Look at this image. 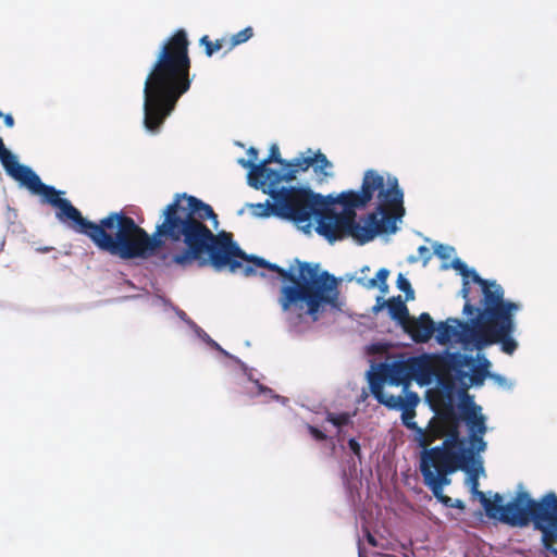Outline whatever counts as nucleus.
Returning <instances> with one entry per match:
<instances>
[{
  "instance_id": "2",
  "label": "nucleus",
  "mask_w": 557,
  "mask_h": 557,
  "mask_svg": "<svg viewBox=\"0 0 557 557\" xmlns=\"http://www.w3.org/2000/svg\"><path fill=\"white\" fill-rule=\"evenodd\" d=\"M294 262L297 267L290 264L288 269H284L263 257L248 255L240 248V251L232 255L226 269L232 273L243 269L246 276L267 277L264 271L257 269L277 273V278L282 282L277 301L283 312L292 309L305 310V313L315 322L326 307L334 311H343L346 302L339 292L342 278H337L327 270H322L319 263L301 261L297 258Z\"/></svg>"
},
{
  "instance_id": "3",
  "label": "nucleus",
  "mask_w": 557,
  "mask_h": 557,
  "mask_svg": "<svg viewBox=\"0 0 557 557\" xmlns=\"http://www.w3.org/2000/svg\"><path fill=\"white\" fill-rule=\"evenodd\" d=\"M189 40L184 28L163 40L151 64L143 88V126L146 133L157 135L174 112L178 100L191 86Z\"/></svg>"
},
{
  "instance_id": "36",
  "label": "nucleus",
  "mask_w": 557,
  "mask_h": 557,
  "mask_svg": "<svg viewBox=\"0 0 557 557\" xmlns=\"http://www.w3.org/2000/svg\"><path fill=\"white\" fill-rule=\"evenodd\" d=\"M466 467H468V469L462 470V472H465L467 474L466 483L470 487V492L479 490V485H480L479 479H480V476L485 475L484 466H475V465L470 466L467 463Z\"/></svg>"
},
{
  "instance_id": "32",
  "label": "nucleus",
  "mask_w": 557,
  "mask_h": 557,
  "mask_svg": "<svg viewBox=\"0 0 557 557\" xmlns=\"http://www.w3.org/2000/svg\"><path fill=\"white\" fill-rule=\"evenodd\" d=\"M470 294V285L469 280H462V287L458 292V296L465 299V305L462 308V314L467 318H472L474 315H479L481 310L484 309V304H481V306H474L471 304L469 299Z\"/></svg>"
},
{
  "instance_id": "57",
  "label": "nucleus",
  "mask_w": 557,
  "mask_h": 557,
  "mask_svg": "<svg viewBox=\"0 0 557 557\" xmlns=\"http://www.w3.org/2000/svg\"><path fill=\"white\" fill-rule=\"evenodd\" d=\"M171 311H173L177 318L183 321L189 329L193 326V323H196L194 320H191L187 313L185 311H183L182 309H180L177 306H175L174 304L171 305L170 309Z\"/></svg>"
},
{
  "instance_id": "11",
  "label": "nucleus",
  "mask_w": 557,
  "mask_h": 557,
  "mask_svg": "<svg viewBox=\"0 0 557 557\" xmlns=\"http://www.w3.org/2000/svg\"><path fill=\"white\" fill-rule=\"evenodd\" d=\"M419 355L400 356L391 362H380L376 366L372 364L371 370L376 368L391 386H403L407 389L411 385L413 373L420 370L421 361Z\"/></svg>"
},
{
  "instance_id": "53",
  "label": "nucleus",
  "mask_w": 557,
  "mask_h": 557,
  "mask_svg": "<svg viewBox=\"0 0 557 557\" xmlns=\"http://www.w3.org/2000/svg\"><path fill=\"white\" fill-rule=\"evenodd\" d=\"M341 197H342V193L324 195V200L326 203V212H329L327 214H333L334 211H336L334 209L335 206L341 207V201H342Z\"/></svg>"
},
{
  "instance_id": "23",
  "label": "nucleus",
  "mask_w": 557,
  "mask_h": 557,
  "mask_svg": "<svg viewBox=\"0 0 557 557\" xmlns=\"http://www.w3.org/2000/svg\"><path fill=\"white\" fill-rule=\"evenodd\" d=\"M251 182L253 189L267 194L269 189L274 188L283 182L282 169H273L258 164L256 180H251Z\"/></svg>"
},
{
  "instance_id": "9",
  "label": "nucleus",
  "mask_w": 557,
  "mask_h": 557,
  "mask_svg": "<svg viewBox=\"0 0 557 557\" xmlns=\"http://www.w3.org/2000/svg\"><path fill=\"white\" fill-rule=\"evenodd\" d=\"M493 503L498 506L494 517L495 521L513 529H525L532 525L534 499L518 496L504 503L503 495L494 493Z\"/></svg>"
},
{
  "instance_id": "22",
  "label": "nucleus",
  "mask_w": 557,
  "mask_h": 557,
  "mask_svg": "<svg viewBox=\"0 0 557 557\" xmlns=\"http://www.w3.org/2000/svg\"><path fill=\"white\" fill-rule=\"evenodd\" d=\"M308 184L300 185H277L272 189H269L267 195L273 200V205L278 208L282 214L289 212V207L292 206V195L294 193H299L304 196V188H307Z\"/></svg>"
},
{
  "instance_id": "18",
  "label": "nucleus",
  "mask_w": 557,
  "mask_h": 557,
  "mask_svg": "<svg viewBox=\"0 0 557 557\" xmlns=\"http://www.w3.org/2000/svg\"><path fill=\"white\" fill-rule=\"evenodd\" d=\"M420 357V370L413 373L411 383L414 381L419 386L435 385V388L442 393L445 397L447 405L451 404L450 392L453 391V384L445 382L440 375H437L429 363V354H421Z\"/></svg>"
},
{
  "instance_id": "29",
  "label": "nucleus",
  "mask_w": 557,
  "mask_h": 557,
  "mask_svg": "<svg viewBox=\"0 0 557 557\" xmlns=\"http://www.w3.org/2000/svg\"><path fill=\"white\" fill-rule=\"evenodd\" d=\"M246 207L251 210V214L257 219H269L271 216L280 219L282 214L270 197L264 202L246 203Z\"/></svg>"
},
{
  "instance_id": "8",
  "label": "nucleus",
  "mask_w": 557,
  "mask_h": 557,
  "mask_svg": "<svg viewBox=\"0 0 557 557\" xmlns=\"http://www.w3.org/2000/svg\"><path fill=\"white\" fill-rule=\"evenodd\" d=\"M448 269H454L462 280H469V283L472 282L481 287L482 299L480 304H484L486 312L493 311L496 307L520 304L505 298V290L500 284L495 280L483 278L474 268L469 267L459 257H455L449 263L443 262L441 264V270Z\"/></svg>"
},
{
  "instance_id": "45",
  "label": "nucleus",
  "mask_w": 557,
  "mask_h": 557,
  "mask_svg": "<svg viewBox=\"0 0 557 557\" xmlns=\"http://www.w3.org/2000/svg\"><path fill=\"white\" fill-rule=\"evenodd\" d=\"M362 181L372 187V190H377L383 187L384 177L375 170L369 169L364 172Z\"/></svg>"
},
{
  "instance_id": "21",
  "label": "nucleus",
  "mask_w": 557,
  "mask_h": 557,
  "mask_svg": "<svg viewBox=\"0 0 557 557\" xmlns=\"http://www.w3.org/2000/svg\"><path fill=\"white\" fill-rule=\"evenodd\" d=\"M419 470L424 485L432 492L434 497L442 496L444 488L451 484L450 476L454 473H450V469L448 468L444 469V472L438 471L436 466L420 468Z\"/></svg>"
},
{
  "instance_id": "44",
  "label": "nucleus",
  "mask_w": 557,
  "mask_h": 557,
  "mask_svg": "<svg viewBox=\"0 0 557 557\" xmlns=\"http://www.w3.org/2000/svg\"><path fill=\"white\" fill-rule=\"evenodd\" d=\"M224 39H216L214 42L210 40L209 36L203 35L199 39V45L205 47V53L208 58H211L215 52L223 48Z\"/></svg>"
},
{
  "instance_id": "35",
  "label": "nucleus",
  "mask_w": 557,
  "mask_h": 557,
  "mask_svg": "<svg viewBox=\"0 0 557 557\" xmlns=\"http://www.w3.org/2000/svg\"><path fill=\"white\" fill-rule=\"evenodd\" d=\"M414 411L410 414L408 412H401L400 419L404 426L414 432V442L418 446H421L424 443V430L414 421Z\"/></svg>"
},
{
  "instance_id": "7",
  "label": "nucleus",
  "mask_w": 557,
  "mask_h": 557,
  "mask_svg": "<svg viewBox=\"0 0 557 557\" xmlns=\"http://www.w3.org/2000/svg\"><path fill=\"white\" fill-rule=\"evenodd\" d=\"M438 358L447 366L454 379H466L469 385L484 386L492 372V362L485 352H462L445 348Z\"/></svg>"
},
{
  "instance_id": "55",
  "label": "nucleus",
  "mask_w": 557,
  "mask_h": 557,
  "mask_svg": "<svg viewBox=\"0 0 557 557\" xmlns=\"http://www.w3.org/2000/svg\"><path fill=\"white\" fill-rule=\"evenodd\" d=\"M356 191L359 194V197L370 203L376 190H372V187L362 181L360 188L356 189Z\"/></svg>"
},
{
  "instance_id": "16",
  "label": "nucleus",
  "mask_w": 557,
  "mask_h": 557,
  "mask_svg": "<svg viewBox=\"0 0 557 557\" xmlns=\"http://www.w3.org/2000/svg\"><path fill=\"white\" fill-rule=\"evenodd\" d=\"M473 325L471 318L460 320L458 318H448L445 321L436 323V331L433 338L440 345L457 343L462 346L465 332Z\"/></svg>"
},
{
  "instance_id": "20",
  "label": "nucleus",
  "mask_w": 557,
  "mask_h": 557,
  "mask_svg": "<svg viewBox=\"0 0 557 557\" xmlns=\"http://www.w3.org/2000/svg\"><path fill=\"white\" fill-rule=\"evenodd\" d=\"M435 331L436 322L430 313L422 312L418 318L411 317L409 319V330L405 333L409 335L413 343L426 344L433 338Z\"/></svg>"
},
{
  "instance_id": "54",
  "label": "nucleus",
  "mask_w": 557,
  "mask_h": 557,
  "mask_svg": "<svg viewBox=\"0 0 557 557\" xmlns=\"http://www.w3.org/2000/svg\"><path fill=\"white\" fill-rule=\"evenodd\" d=\"M347 446L349 450L351 451L352 456L358 459V462L361 463L362 461V451H361V445L358 442L356 437H349L347 441Z\"/></svg>"
},
{
  "instance_id": "39",
  "label": "nucleus",
  "mask_w": 557,
  "mask_h": 557,
  "mask_svg": "<svg viewBox=\"0 0 557 557\" xmlns=\"http://www.w3.org/2000/svg\"><path fill=\"white\" fill-rule=\"evenodd\" d=\"M399 216H391L382 219L379 223L377 231L380 232L379 236L384 235H394L399 231V226L397 225Z\"/></svg>"
},
{
  "instance_id": "60",
  "label": "nucleus",
  "mask_w": 557,
  "mask_h": 557,
  "mask_svg": "<svg viewBox=\"0 0 557 557\" xmlns=\"http://www.w3.org/2000/svg\"><path fill=\"white\" fill-rule=\"evenodd\" d=\"M307 429H308V432L309 434L315 440V441H319V442H323V441H326L327 440V435L321 431L318 426H314V425H311V424H308L307 425Z\"/></svg>"
},
{
  "instance_id": "10",
  "label": "nucleus",
  "mask_w": 557,
  "mask_h": 557,
  "mask_svg": "<svg viewBox=\"0 0 557 557\" xmlns=\"http://www.w3.org/2000/svg\"><path fill=\"white\" fill-rule=\"evenodd\" d=\"M457 386L453 385L450 392L451 404L447 405L453 409L455 399H457L458 420L467 428L478 423L487 422L488 418L483 412L481 405L476 404L475 396L469 393V389H479L482 386L469 385L466 379H454Z\"/></svg>"
},
{
  "instance_id": "64",
  "label": "nucleus",
  "mask_w": 557,
  "mask_h": 557,
  "mask_svg": "<svg viewBox=\"0 0 557 557\" xmlns=\"http://www.w3.org/2000/svg\"><path fill=\"white\" fill-rule=\"evenodd\" d=\"M457 442H460L461 443V437L458 436L457 433H450L448 435H446V437L443 440L442 444L447 448L449 449V447L457 443Z\"/></svg>"
},
{
  "instance_id": "25",
  "label": "nucleus",
  "mask_w": 557,
  "mask_h": 557,
  "mask_svg": "<svg viewBox=\"0 0 557 557\" xmlns=\"http://www.w3.org/2000/svg\"><path fill=\"white\" fill-rule=\"evenodd\" d=\"M421 448L419 455V469L436 466L435 461L455 455V449H447L442 443L433 447H428L426 442L419 446Z\"/></svg>"
},
{
  "instance_id": "49",
  "label": "nucleus",
  "mask_w": 557,
  "mask_h": 557,
  "mask_svg": "<svg viewBox=\"0 0 557 557\" xmlns=\"http://www.w3.org/2000/svg\"><path fill=\"white\" fill-rule=\"evenodd\" d=\"M237 162L244 169L248 170V173H247V184L251 187L252 186L251 180H256V176H257V165H258V162H252L251 159H245V158L238 159Z\"/></svg>"
},
{
  "instance_id": "40",
  "label": "nucleus",
  "mask_w": 557,
  "mask_h": 557,
  "mask_svg": "<svg viewBox=\"0 0 557 557\" xmlns=\"http://www.w3.org/2000/svg\"><path fill=\"white\" fill-rule=\"evenodd\" d=\"M539 532L541 533V544L546 550V546L553 545L552 541L557 542V518Z\"/></svg>"
},
{
  "instance_id": "46",
  "label": "nucleus",
  "mask_w": 557,
  "mask_h": 557,
  "mask_svg": "<svg viewBox=\"0 0 557 557\" xmlns=\"http://www.w3.org/2000/svg\"><path fill=\"white\" fill-rule=\"evenodd\" d=\"M487 379L492 380L499 388L507 392L512 391L516 385L513 380L493 371L490 373V375H487Z\"/></svg>"
},
{
  "instance_id": "27",
  "label": "nucleus",
  "mask_w": 557,
  "mask_h": 557,
  "mask_svg": "<svg viewBox=\"0 0 557 557\" xmlns=\"http://www.w3.org/2000/svg\"><path fill=\"white\" fill-rule=\"evenodd\" d=\"M227 358H230L239 366L243 374L253 385L252 387H244V393L250 398L262 396L263 393H259V386H264L260 382V379L263 377V375L259 373L257 369L249 367L247 363H245L243 360H240L238 357L232 354Z\"/></svg>"
},
{
  "instance_id": "1",
  "label": "nucleus",
  "mask_w": 557,
  "mask_h": 557,
  "mask_svg": "<svg viewBox=\"0 0 557 557\" xmlns=\"http://www.w3.org/2000/svg\"><path fill=\"white\" fill-rule=\"evenodd\" d=\"M84 235L98 248L121 260L156 258V265L175 264L186 269L194 263L211 265L216 271L226 269L234 252L240 247L231 234L216 235L206 223L191 220L174 198L162 210L152 234H149L124 211H111L94 222L83 215L73 203L61 223Z\"/></svg>"
},
{
  "instance_id": "61",
  "label": "nucleus",
  "mask_w": 557,
  "mask_h": 557,
  "mask_svg": "<svg viewBox=\"0 0 557 557\" xmlns=\"http://www.w3.org/2000/svg\"><path fill=\"white\" fill-rule=\"evenodd\" d=\"M396 287L400 290H408L412 287L410 281L407 278V276L403 273H398L396 278Z\"/></svg>"
},
{
  "instance_id": "51",
  "label": "nucleus",
  "mask_w": 557,
  "mask_h": 557,
  "mask_svg": "<svg viewBox=\"0 0 557 557\" xmlns=\"http://www.w3.org/2000/svg\"><path fill=\"white\" fill-rule=\"evenodd\" d=\"M259 393H263L262 396H267V397L280 403L283 406H287L289 403V398L276 394L272 388H270L268 386H259Z\"/></svg>"
},
{
  "instance_id": "12",
  "label": "nucleus",
  "mask_w": 557,
  "mask_h": 557,
  "mask_svg": "<svg viewBox=\"0 0 557 557\" xmlns=\"http://www.w3.org/2000/svg\"><path fill=\"white\" fill-rule=\"evenodd\" d=\"M466 430L467 436L461 437V444L458 445L462 459L470 466H484L482 454L488 447V443L484 437L488 431L487 422L467 426Z\"/></svg>"
},
{
  "instance_id": "48",
  "label": "nucleus",
  "mask_w": 557,
  "mask_h": 557,
  "mask_svg": "<svg viewBox=\"0 0 557 557\" xmlns=\"http://www.w3.org/2000/svg\"><path fill=\"white\" fill-rule=\"evenodd\" d=\"M286 159H283L282 156H281V152H280V149H278V146L273 144L271 147H270V150H269V154L267 158L258 161V164H263L264 166H269V163H284Z\"/></svg>"
},
{
  "instance_id": "47",
  "label": "nucleus",
  "mask_w": 557,
  "mask_h": 557,
  "mask_svg": "<svg viewBox=\"0 0 557 557\" xmlns=\"http://www.w3.org/2000/svg\"><path fill=\"white\" fill-rule=\"evenodd\" d=\"M433 249H434V255L444 261L449 259L451 257V255H454L456 252V249L454 246L441 244L437 242L433 243Z\"/></svg>"
},
{
  "instance_id": "56",
  "label": "nucleus",
  "mask_w": 557,
  "mask_h": 557,
  "mask_svg": "<svg viewBox=\"0 0 557 557\" xmlns=\"http://www.w3.org/2000/svg\"><path fill=\"white\" fill-rule=\"evenodd\" d=\"M283 182L290 183L297 176L298 169H294L293 166H288L285 163L281 164Z\"/></svg>"
},
{
  "instance_id": "31",
  "label": "nucleus",
  "mask_w": 557,
  "mask_h": 557,
  "mask_svg": "<svg viewBox=\"0 0 557 557\" xmlns=\"http://www.w3.org/2000/svg\"><path fill=\"white\" fill-rule=\"evenodd\" d=\"M377 201L385 205L404 203V189H395L393 187L385 186L381 187L376 195Z\"/></svg>"
},
{
  "instance_id": "24",
  "label": "nucleus",
  "mask_w": 557,
  "mask_h": 557,
  "mask_svg": "<svg viewBox=\"0 0 557 557\" xmlns=\"http://www.w3.org/2000/svg\"><path fill=\"white\" fill-rule=\"evenodd\" d=\"M387 313L391 320L396 322L404 332L409 330V319L411 318L409 309L400 295L392 296L388 299Z\"/></svg>"
},
{
  "instance_id": "19",
  "label": "nucleus",
  "mask_w": 557,
  "mask_h": 557,
  "mask_svg": "<svg viewBox=\"0 0 557 557\" xmlns=\"http://www.w3.org/2000/svg\"><path fill=\"white\" fill-rule=\"evenodd\" d=\"M367 381L374 399L389 410L401 411V396H395L384 391L385 380L373 370L367 372Z\"/></svg>"
},
{
  "instance_id": "42",
  "label": "nucleus",
  "mask_w": 557,
  "mask_h": 557,
  "mask_svg": "<svg viewBox=\"0 0 557 557\" xmlns=\"http://www.w3.org/2000/svg\"><path fill=\"white\" fill-rule=\"evenodd\" d=\"M284 163L288 166H293L294 169H298V172H306L312 164L310 161V153L301 152L299 156L285 160Z\"/></svg>"
},
{
  "instance_id": "34",
  "label": "nucleus",
  "mask_w": 557,
  "mask_h": 557,
  "mask_svg": "<svg viewBox=\"0 0 557 557\" xmlns=\"http://www.w3.org/2000/svg\"><path fill=\"white\" fill-rule=\"evenodd\" d=\"M302 190L304 197L309 199V205L307 207H312L314 215L323 214L322 211H326L324 195L315 193L309 185H307V188H304Z\"/></svg>"
},
{
  "instance_id": "4",
  "label": "nucleus",
  "mask_w": 557,
  "mask_h": 557,
  "mask_svg": "<svg viewBox=\"0 0 557 557\" xmlns=\"http://www.w3.org/2000/svg\"><path fill=\"white\" fill-rule=\"evenodd\" d=\"M523 308L522 304L496 307L491 312L481 310L471 318L473 325L465 332L462 352H482L485 348L497 345L503 354L512 356L519 342L516 339V315Z\"/></svg>"
},
{
  "instance_id": "58",
  "label": "nucleus",
  "mask_w": 557,
  "mask_h": 557,
  "mask_svg": "<svg viewBox=\"0 0 557 557\" xmlns=\"http://www.w3.org/2000/svg\"><path fill=\"white\" fill-rule=\"evenodd\" d=\"M348 467H349V473L346 471V469H343V471H342V476H343L344 482H348V480H349L348 476L354 478L357 475V472H358L357 461L354 458L348 460Z\"/></svg>"
},
{
  "instance_id": "33",
  "label": "nucleus",
  "mask_w": 557,
  "mask_h": 557,
  "mask_svg": "<svg viewBox=\"0 0 557 557\" xmlns=\"http://www.w3.org/2000/svg\"><path fill=\"white\" fill-rule=\"evenodd\" d=\"M190 331L194 333V336L207 345L209 348L219 351L225 357L231 356V352L225 350L218 342H215L211 336L197 323H193Z\"/></svg>"
},
{
  "instance_id": "26",
  "label": "nucleus",
  "mask_w": 557,
  "mask_h": 557,
  "mask_svg": "<svg viewBox=\"0 0 557 557\" xmlns=\"http://www.w3.org/2000/svg\"><path fill=\"white\" fill-rule=\"evenodd\" d=\"M306 153H310V161L312 162L310 168H312L313 172L318 175L319 183L335 176L332 171L334 166L333 163L320 149L314 152L311 148H308Z\"/></svg>"
},
{
  "instance_id": "50",
  "label": "nucleus",
  "mask_w": 557,
  "mask_h": 557,
  "mask_svg": "<svg viewBox=\"0 0 557 557\" xmlns=\"http://www.w3.org/2000/svg\"><path fill=\"white\" fill-rule=\"evenodd\" d=\"M435 498L438 503H441L443 506H445L447 508H456L459 510L466 509L465 502L459 498L453 499L451 497H449L445 494H443L442 496H437Z\"/></svg>"
},
{
  "instance_id": "5",
  "label": "nucleus",
  "mask_w": 557,
  "mask_h": 557,
  "mask_svg": "<svg viewBox=\"0 0 557 557\" xmlns=\"http://www.w3.org/2000/svg\"><path fill=\"white\" fill-rule=\"evenodd\" d=\"M0 163L5 174L17 182L20 187H24L30 194L39 196L44 203L54 208L55 219L59 223H62L69 209L72 207V201L64 197L65 190L44 183L29 165L18 161L17 154L5 146L1 136Z\"/></svg>"
},
{
  "instance_id": "52",
  "label": "nucleus",
  "mask_w": 557,
  "mask_h": 557,
  "mask_svg": "<svg viewBox=\"0 0 557 557\" xmlns=\"http://www.w3.org/2000/svg\"><path fill=\"white\" fill-rule=\"evenodd\" d=\"M149 302L152 307L162 308L165 312L169 311L171 305L173 304L169 298H165L159 294L150 296Z\"/></svg>"
},
{
  "instance_id": "63",
  "label": "nucleus",
  "mask_w": 557,
  "mask_h": 557,
  "mask_svg": "<svg viewBox=\"0 0 557 557\" xmlns=\"http://www.w3.org/2000/svg\"><path fill=\"white\" fill-rule=\"evenodd\" d=\"M418 253L419 258H421L423 261V265H426L432 258V253L430 252L429 248L422 245L418 248Z\"/></svg>"
},
{
  "instance_id": "15",
  "label": "nucleus",
  "mask_w": 557,
  "mask_h": 557,
  "mask_svg": "<svg viewBox=\"0 0 557 557\" xmlns=\"http://www.w3.org/2000/svg\"><path fill=\"white\" fill-rule=\"evenodd\" d=\"M174 198H178L181 208L191 220H196L199 223H206L209 220L212 223V228L218 231L220 225L219 219L209 203L186 193L176 194Z\"/></svg>"
},
{
  "instance_id": "30",
  "label": "nucleus",
  "mask_w": 557,
  "mask_h": 557,
  "mask_svg": "<svg viewBox=\"0 0 557 557\" xmlns=\"http://www.w3.org/2000/svg\"><path fill=\"white\" fill-rule=\"evenodd\" d=\"M467 462L462 459L461 453H459V448L455 449V455H450V457H445L437 460L436 468L438 471H443L444 469H450V473H456L457 471L467 470Z\"/></svg>"
},
{
  "instance_id": "6",
  "label": "nucleus",
  "mask_w": 557,
  "mask_h": 557,
  "mask_svg": "<svg viewBox=\"0 0 557 557\" xmlns=\"http://www.w3.org/2000/svg\"><path fill=\"white\" fill-rule=\"evenodd\" d=\"M341 210L329 214V218H322L319 230L329 235L335 243L345 239L354 242V225L359 224L357 211L364 210L368 207L356 189L342 191Z\"/></svg>"
},
{
  "instance_id": "62",
  "label": "nucleus",
  "mask_w": 557,
  "mask_h": 557,
  "mask_svg": "<svg viewBox=\"0 0 557 557\" xmlns=\"http://www.w3.org/2000/svg\"><path fill=\"white\" fill-rule=\"evenodd\" d=\"M518 496H524V497H528L529 499H535L532 496V494L525 488L524 484L521 482L516 485L515 493L511 497H518Z\"/></svg>"
},
{
  "instance_id": "28",
  "label": "nucleus",
  "mask_w": 557,
  "mask_h": 557,
  "mask_svg": "<svg viewBox=\"0 0 557 557\" xmlns=\"http://www.w3.org/2000/svg\"><path fill=\"white\" fill-rule=\"evenodd\" d=\"M389 273L391 271L387 268H381L377 270L374 277L366 278L364 276H360L356 278V282L367 289L377 288L381 294L385 295L388 292L387 278Z\"/></svg>"
},
{
  "instance_id": "17",
  "label": "nucleus",
  "mask_w": 557,
  "mask_h": 557,
  "mask_svg": "<svg viewBox=\"0 0 557 557\" xmlns=\"http://www.w3.org/2000/svg\"><path fill=\"white\" fill-rule=\"evenodd\" d=\"M557 519V493L548 491L534 499L533 531H541L553 520Z\"/></svg>"
},
{
  "instance_id": "37",
  "label": "nucleus",
  "mask_w": 557,
  "mask_h": 557,
  "mask_svg": "<svg viewBox=\"0 0 557 557\" xmlns=\"http://www.w3.org/2000/svg\"><path fill=\"white\" fill-rule=\"evenodd\" d=\"M325 420L337 429V435L343 433V428L354 424L352 418L348 412H327Z\"/></svg>"
},
{
  "instance_id": "13",
  "label": "nucleus",
  "mask_w": 557,
  "mask_h": 557,
  "mask_svg": "<svg viewBox=\"0 0 557 557\" xmlns=\"http://www.w3.org/2000/svg\"><path fill=\"white\" fill-rule=\"evenodd\" d=\"M322 218H329V214L314 215L312 207L306 206L304 208L297 209L292 205L289 207V212L281 214L280 220L293 223L299 231L305 234H311L313 224H315V233L323 237L330 245H334L335 240L319 230Z\"/></svg>"
},
{
  "instance_id": "38",
  "label": "nucleus",
  "mask_w": 557,
  "mask_h": 557,
  "mask_svg": "<svg viewBox=\"0 0 557 557\" xmlns=\"http://www.w3.org/2000/svg\"><path fill=\"white\" fill-rule=\"evenodd\" d=\"M471 494L473 495V497L479 499V502L481 503V505L484 509L486 517L491 520H494V517H495L498 506L494 505L493 497L487 498L485 493L480 490L473 491V492H471Z\"/></svg>"
},
{
  "instance_id": "14",
  "label": "nucleus",
  "mask_w": 557,
  "mask_h": 557,
  "mask_svg": "<svg viewBox=\"0 0 557 557\" xmlns=\"http://www.w3.org/2000/svg\"><path fill=\"white\" fill-rule=\"evenodd\" d=\"M383 205L379 202L371 212L359 216V224L352 226L355 233L354 243L356 245L364 246L379 236V223L388 215Z\"/></svg>"
},
{
  "instance_id": "41",
  "label": "nucleus",
  "mask_w": 557,
  "mask_h": 557,
  "mask_svg": "<svg viewBox=\"0 0 557 557\" xmlns=\"http://www.w3.org/2000/svg\"><path fill=\"white\" fill-rule=\"evenodd\" d=\"M403 393L405 394V398L401 397V412H413L420 403L418 393L410 391L409 387L407 389L403 388Z\"/></svg>"
},
{
  "instance_id": "43",
  "label": "nucleus",
  "mask_w": 557,
  "mask_h": 557,
  "mask_svg": "<svg viewBox=\"0 0 557 557\" xmlns=\"http://www.w3.org/2000/svg\"><path fill=\"white\" fill-rule=\"evenodd\" d=\"M252 37H253V28L251 26H247L244 29H242L238 33L233 34L231 36L228 49L232 50L236 46L247 42Z\"/></svg>"
},
{
  "instance_id": "59",
  "label": "nucleus",
  "mask_w": 557,
  "mask_h": 557,
  "mask_svg": "<svg viewBox=\"0 0 557 557\" xmlns=\"http://www.w3.org/2000/svg\"><path fill=\"white\" fill-rule=\"evenodd\" d=\"M387 306H388V299H385L384 295L382 294V295L376 296L375 305L372 307L371 311H372V313L377 314L379 312H381L384 309L387 310Z\"/></svg>"
}]
</instances>
